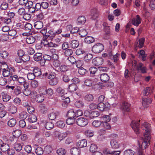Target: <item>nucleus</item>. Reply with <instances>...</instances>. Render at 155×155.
<instances>
[{"label":"nucleus","instance_id":"f257e3e1","mask_svg":"<svg viewBox=\"0 0 155 155\" xmlns=\"http://www.w3.org/2000/svg\"><path fill=\"white\" fill-rule=\"evenodd\" d=\"M144 127L145 132L144 134V138L142 137V140H143L141 146L140 145L139 148L137 151V155H144L143 153V150L145 149L147 147V141L149 142V144H150V125L147 123H145L143 125Z\"/></svg>","mask_w":155,"mask_h":155},{"label":"nucleus","instance_id":"f03ea898","mask_svg":"<svg viewBox=\"0 0 155 155\" xmlns=\"http://www.w3.org/2000/svg\"><path fill=\"white\" fill-rule=\"evenodd\" d=\"M84 116L90 119H93L98 117L100 114L97 111H92L91 110H87L84 112Z\"/></svg>","mask_w":155,"mask_h":155},{"label":"nucleus","instance_id":"7ed1b4c3","mask_svg":"<svg viewBox=\"0 0 155 155\" xmlns=\"http://www.w3.org/2000/svg\"><path fill=\"white\" fill-rule=\"evenodd\" d=\"M104 49L103 45L100 43L95 44L92 48V51L95 53H98L101 52Z\"/></svg>","mask_w":155,"mask_h":155},{"label":"nucleus","instance_id":"20e7f679","mask_svg":"<svg viewBox=\"0 0 155 155\" xmlns=\"http://www.w3.org/2000/svg\"><path fill=\"white\" fill-rule=\"evenodd\" d=\"M109 107L110 104L108 103L104 104L103 102H100L97 105V109L102 111L107 110Z\"/></svg>","mask_w":155,"mask_h":155},{"label":"nucleus","instance_id":"39448f33","mask_svg":"<svg viewBox=\"0 0 155 155\" xmlns=\"http://www.w3.org/2000/svg\"><path fill=\"white\" fill-rule=\"evenodd\" d=\"M78 125L81 127H84L88 123V120L84 117H80L76 120Z\"/></svg>","mask_w":155,"mask_h":155},{"label":"nucleus","instance_id":"423d86ee","mask_svg":"<svg viewBox=\"0 0 155 155\" xmlns=\"http://www.w3.org/2000/svg\"><path fill=\"white\" fill-rule=\"evenodd\" d=\"M92 63L96 66L101 65L104 62V59L102 57H97L92 60Z\"/></svg>","mask_w":155,"mask_h":155},{"label":"nucleus","instance_id":"0eeeda50","mask_svg":"<svg viewBox=\"0 0 155 155\" xmlns=\"http://www.w3.org/2000/svg\"><path fill=\"white\" fill-rule=\"evenodd\" d=\"M140 120H139L137 122H134V121H132L130 124V126L134 130V132L137 134L139 133V122Z\"/></svg>","mask_w":155,"mask_h":155},{"label":"nucleus","instance_id":"6e6552de","mask_svg":"<svg viewBox=\"0 0 155 155\" xmlns=\"http://www.w3.org/2000/svg\"><path fill=\"white\" fill-rule=\"evenodd\" d=\"M130 104L127 102H124L122 103V105L121 107V109L124 112H128L130 110Z\"/></svg>","mask_w":155,"mask_h":155},{"label":"nucleus","instance_id":"1a4fd4ad","mask_svg":"<svg viewBox=\"0 0 155 155\" xmlns=\"http://www.w3.org/2000/svg\"><path fill=\"white\" fill-rule=\"evenodd\" d=\"M136 17V18H134L132 19V23L133 25L136 26H138L141 23V18L138 15H137Z\"/></svg>","mask_w":155,"mask_h":155},{"label":"nucleus","instance_id":"9d476101","mask_svg":"<svg viewBox=\"0 0 155 155\" xmlns=\"http://www.w3.org/2000/svg\"><path fill=\"white\" fill-rule=\"evenodd\" d=\"M104 153L107 154H109L111 155H120L121 153V151H111L108 149L106 148L104 150Z\"/></svg>","mask_w":155,"mask_h":155},{"label":"nucleus","instance_id":"9b49d317","mask_svg":"<svg viewBox=\"0 0 155 155\" xmlns=\"http://www.w3.org/2000/svg\"><path fill=\"white\" fill-rule=\"evenodd\" d=\"M55 36L54 32L51 30L49 31L47 33V35H45V39L52 40Z\"/></svg>","mask_w":155,"mask_h":155},{"label":"nucleus","instance_id":"f8f14e48","mask_svg":"<svg viewBox=\"0 0 155 155\" xmlns=\"http://www.w3.org/2000/svg\"><path fill=\"white\" fill-rule=\"evenodd\" d=\"M151 102V100L150 98H142V104L144 108L147 107Z\"/></svg>","mask_w":155,"mask_h":155},{"label":"nucleus","instance_id":"ddd939ff","mask_svg":"<svg viewBox=\"0 0 155 155\" xmlns=\"http://www.w3.org/2000/svg\"><path fill=\"white\" fill-rule=\"evenodd\" d=\"M40 91L41 92L42 94L45 95L47 94L50 96L53 94V91L51 88H48V89H46V88L45 89H40Z\"/></svg>","mask_w":155,"mask_h":155},{"label":"nucleus","instance_id":"4468645a","mask_svg":"<svg viewBox=\"0 0 155 155\" xmlns=\"http://www.w3.org/2000/svg\"><path fill=\"white\" fill-rule=\"evenodd\" d=\"M10 147L9 144L8 143L4 144L1 147V150L3 152L5 153L8 155H9Z\"/></svg>","mask_w":155,"mask_h":155},{"label":"nucleus","instance_id":"2eb2a0df","mask_svg":"<svg viewBox=\"0 0 155 155\" xmlns=\"http://www.w3.org/2000/svg\"><path fill=\"white\" fill-rule=\"evenodd\" d=\"M91 13L92 15L91 19L92 20L96 19L98 16L99 12L96 8H94L91 9Z\"/></svg>","mask_w":155,"mask_h":155},{"label":"nucleus","instance_id":"dca6fc26","mask_svg":"<svg viewBox=\"0 0 155 155\" xmlns=\"http://www.w3.org/2000/svg\"><path fill=\"white\" fill-rule=\"evenodd\" d=\"M77 146L79 148H83L86 147L87 141L86 140L83 139L79 140L76 143Z\"/></svg>","mask_w":155,"mask_h":155},{"label":"nucleus","instance_id":"f3484780","mask_svg":"<svg viewBox=\"0 0 155 155\" xmlns=\"http://www.w3.org/2000/svg\"><path fill=\"white\" fill-rule=\"evenodd\" d=\"M100 78L101 81L103 82H107L110 79V77L108 75L105 73L101 74Z\"/></svg>","mask_w":155,"mask_h":155},{"label":"nucleus","instance_id":"a211bd4d","mask_svg":"<svg viewBox=\"0 0 155 155\" xmlns=\"http://www.w3.org/2000/svg\"><path fill=\"white\" fill-rule=\"evenodd\" d=\"M110 144L111 147L114 149H117L120 147V144L117 141L114 139L111 140Z\"/></svg>","mask_w":155,"mask_h":155},{"label":"nucleus","instance_id":"6ab92c4d","mask_svg":"<svg viewBox=\"0 0 155 155\" xmlns=\"http://www.w3.org/2000/svg\"><path fill=\"white\" fill-rule=\"evenodd\" d=\"M56 91L60 96L64 98H65V97L64 96L65 93L64 89L60 87H59L57 88Z\"/></svg>","mask_w":155,"mask_h":155},{"label":"nucleus","instance_id":"aec40b11","mask_svg":"<svg viewBox=\"0 0 155 155\" xmlns=\"http://www.w3.org/2000/svg\"><path fill=\"white\" fill-rule=\"evenodd\" d=\"M117 118L115 117L112 119V121H110V123L107 122H104V125L105 128L106 129H109L110 128V124H113L115 122L117 121Z\"/></svg>","mask_w":155,"mask_h":155},{"label":"nucleus","instance_id":"412c9836","mask_svg":"<svg viewBox=\"0 0 155 155\" xmlns=\"http://www.w3.org/2000/svg\"><path fill=\"white\" fill-rule=\"evenodd\" d=\"M94 98V96L91 94H87L84 97V100L86 102H90L92 101L93 100Z\"/></svg>","mask_w":155,"mask_h":155},{"label":"nucleus","instance_id":"4be33fe9","mask_svg":"<svg viewBox=\"0 0 155 155\" xmlns=\"http://www.w3.org/2000/svg\"><path fill=\"white\" fill-rule=\"evenodd\" d=\"M35 38L31 36L28 35L26 38V41L28 44H31L34 43L35 41Z\"/></svg>","mask_w":155,"mask_h":155},{"label":"nucleus","instance_id":"5701e85b","mask_svg":"<svg viewBox=\"0 0 155 155\" xmlns=\"http://www.w3.org/2000/svg\"><path fill=\"white\" fill-rule=\"evenodd\" d=\"M43 76L45 77H47L50 80L56 77V74L54 72H51L48 74L46 72L43 74Z\"/></svg>","mask_w":155,"mask_h":155},{"label":"nucleus","instance_id":"b1692460","mask_svg":"<svg viewBox=\"0 0 155 155\" xmlns=\"http://www.w3.org/2000/svg\"><path fill=\"white\" fill-rule=\"evenodd\" d=\"M70 152L72 155H79L80 153V150L76 147H73L71 149Z\"/></svg>","mask_w":155,"mask_h":155},{"label":"nucleus","instance_id":"393cba45","mask_svg":"<svg viewBox=\"0 0 155 155\" xmlns=\"http://www.w3.org/2000/svg\"><path fill=\"white\" fill-rule=\"evenodd\" d=\"M78 88L76 84H71L68 86V90L70 92H73L76 91Z\"/></svg>","mask_w":155,"mask_h":155},{"label":"nucleus","instance_id":"a878e982","mask_svg":"<svg viewBox=\"0 0 155 155\" xmlns=\"http://www.w3.org/2000/svg\"><path fill=\"white\" fill-rule=\"evenodd\" d=\"M79 45V41L77 40H72L70 43V47L73 49L77 48Z\"/></svg>","mask_w":155,"mask_h":155},{"label":"nucleus","instance_id":"bb28decb","mask_svg":"<svg viewBox=\"0 0 155 155\" xmlns=\"http://www.w3.org/2000/svg\"><path fill=\"white\" fill-rule=\"evenodd\" d=\"M33 73L35 74V77H38L41 75V69L38 67H35L33 71Z\"/></svg>","mask_w":155,"mask_h":155},{"label":"nucleus","instance_id":"cd10ccee","mask_svg":"<svg viewBox=\"0 0 155 155\" xmlns=\"http://www.w3.org/2000/svg\"><path fill=\"white\" fill-rule=\"evenodd\" d=\"M34 26L37 29H41L43 26V23L41 21H38L35 22Z\"/></svg>","mask_w":155,"mask_h":155},{"label":"nucleus","instance_id":"c85d7f7f","mask_svg":"<svg viewBox=\"0 0 155 155\" xmlns=\"http://www.w3.org/2000/svg\"><path fill=\"white\" fill-rule=\"evenodd\" d=\"M34 60L37 61H41L42 58V54L40 53H37L34 54Z\"/></svg>","mask_w":155,"mask_h":155},{"label":"nucleus","instance_id":"c756f323","mask_svg":"<svg viewBox=\"0 0 155 155\" xmlns=\"http://www.w3.org/2000/svg\"><path fill=\"white\" fill-rule=\"evenodd\" d=\"M43 95V94H38L35 96L36 97L35 98V99L37 102L41 103L43 101L44 99Z\"/></svg>","mask_w":155,"mask_h":155},{"label":"nucleus","instance_id":"7c9ffc66","mask_svg":"<svg viewBox=\"0 0 155 155\" xmlns=\"http://www.w3.org/2000/svg\"><path fill=\"white\" fill-rule=\"evenodd\" d=\"M9 32L8 33L3 34L0 37L1 40L2 41H6L8 40L9 38Z\"/></svg>","mask_w":155,"mask_h":155},{"label":"nucleus","instance_id":"2f4dec72","mask_svg":"<svg viewBox=\"0 0 155 155\" xmlns=\"http://www.w3.org/2000/svg\"><path fill=\"white\" fill-rule=\"evenodd\" d=\"M54 127V124L50 122H48L45 124V128L48 130H50Z\"/></svg>","mask_w":155,"mask_h":155},{"label":"nucleus","instance_id":"473e14b6","mask_svg":"<svg viewBox=\"0 0 155 155\" xmlns=\"http://www.w3.org/2000/svg\"><path fill=\"white\" fill-rule=\"evenodd\" d=\"M67 116L68 117L74 118L75 117H76V113L73 110H70L68 111L67 113Z\"/></svg>","mask_w":155,"mask_h":155},{"label":"nucleus","instance_id":"72a5a7b5","mask_svg":"<svg viewBox=\"0 0 155 155\" xmlns=\"http://www.w3.org/2000/svg\"><path fill=\"white\" fill-rule=\"evenodd\" d=\"M84 41L87 43H91L94 41V39L91 36H87L84 38Z\"/></svg>","mask_w":155,"mask_h":155},{"label":"nucleus","instance_id":"f704fd0d","mask_svg":"<svg viewBox=\"0 0 155 155\" xmlns=\"http://www.w3.org/2000/svg\"><path fill=\"white\" fill-rule=\"evenodd\" d=\"M58 81L57 78L55 77L53 79H50L49 81V83L50 85L54 86L56 85L58 83Z\"/></svg>","mask_w":155,"mask_h":155},{"label":"nucleus","instance_id":"c9c22d12","mask_svg":"<svg viewBox=\"0 0 155 155\" xmlns=\"http://www.w3.org/2000/svg\"><path fill=\"white\" fill-rule=\"evenodd\" d=\"M40 111L42 113H46L47 112V107L44 104H41L40 105Z\"/></svg>","mask_w":155,"mask_h":155},{"label":"nucleus","instance_id":"e433bc0d","mask_svg":"<svg viewBox=\"0 0 155 155\" xmlns=\"http://www.w3.org/2000/svg\"><path fill=\"white\" fill-rule=\"evenodd\" d=\"M93 58V56L91 54H88L84 57V60L86 62H88L91 60Z\"/></svg>","mask_w":155,"mask_h":155},{"label":"nucleus","instance_id":"4c0bfd02","mask_svg":"<svg viewBox=\"0 0 155 155\" xmlns=\"http://www.w3.org/2000/svg\"><path fill=\"white\" fill-rule=\"evenodd\" d=\"M21 134V130H17L13 132L12 134L13 137L16 138L19 137L20 136Z\"/></svg>","mask_w":155,"mask_h":155},{"label":"nucleus","instance_id":"58836bf2","mask_svg":"<svg viewBox=\"0 0 155 155\" xmlns=\"http://www.w3.org/2000/svg\"><path fill=\"white\" fill-rule=\"evenodd\" d=\"M74 105L76 107L81 108L83 107L84 106V103L82 101L79 100L76 101L75 102Z\"/></svg>","mask_w":155,"mask_h":155},{"label":"nucleus","instance_id":"ea45409f","mask_svg":"<svg viewBox=\"0 0 155 155\" xmlns=\"http://www.w3.org/2000/svg\"><path fill=\"white\" fill-rule=\"evenodd\" d=\"M14 149L17 151H19L21 150L22 147L21 144L15 142L13 144Z\"/></svg>","mask_w":155,"mask_h":155},{"label":"nucleus","instance_id":"a19ab883","mask_svg":"<svg viewBox=\"0 0 155 155\" xmlns=\"http://www.w3.org/2000/svg\"><path fill=\"white\" fill-rule=\"evenodd\" d=\"M2 94V99L4 102H7L10 100V96L6 93L3 92Z\"/></svg>","mask_w":155,"mask_h":155},{"label":"nucleus","instance_id":"79ce46f5","mask_svg":"<svg viewBox=\"0 0 155 155\" xmlns=\"http://www.w3.org/2000/svg\"><path fill=\"white\" fill-rule=\"evenodd\" d=\"M79 34L81 37H84L87 34V32L85 29H82L79 31Z\"/></svg>","mask_w":155,"mask_h":155},{"label":"nucleus","instance_id":"37998d69","mask_svg":"<svg viewBox=\"0 0 155 155\" xmlns=\"http://www.w3.org/2000/svg\"><path fill=\"white\" fill-rule=\"evenodd\" d=\"M57 153L59 155H64L66 153V151L64 149L61 148L57 150Z\"/></svg>","mask_w":155,"mask_h":155},{"label":"nucleus","instance_id":"c03bdc74","mask_svg":"<svg viewBox=\"0 0 155 155\" xmlns=\"http://www.w3.org/2000/svg\"><path fill=\"white\" fill-rule=\"evenodd\" d=\"M28 121L30 123H33L36 122L37 120V118L35 115H31L30 116L29 118L28 119Z\"/></svg>","mask_w":155,"mask_h":155},{"label":"nucleus","instance_id":"a18cd8bd","mask_svg":"<svg viewBox=\"0 0 155 155\" xmlns=\"http://www.w3.org/2000/svg\"><path fill=\"white\" fill-rule=\"evenodd\" d=\"M77 21L78 23L80 24H84L86 20L84 16H81L78 18Z\"/></svg>","mask_w":155,"mask_h":155},{"label":"nucleus","instance_id":"49530a36","mask_svg":"<svg viewBox=\"0 0 155 155\" xmlns=\"http://www.w3.org/2000/svg\"><path fill=\"white\" fill-rule=\"evenodd\" d=\"M64 101L62 104V105L64 107H67L68 104L70 103V99L69 97H67L64 99Z\"/></svg>","mask_w":155,"mask_h":155},{"label":"nucleus","instance_id":"de8ad7c7","mask_svg":"<svg viewBox=\"0 0 155 155\" xmlns=\"http://www.w3.org/2000/svg\"><path fill=\"white\" fill-rule=\"evenodd\" d=\"M102 122H103L102 121ZM102 123V122L100 120H95L92 123V125L94 127H99Z\"/></svg>","mask_w":155,"mask_h":155},{"label":"nucleus","instance_id":"09e8293b","mask_svg":"<svg viewBox=\"0 0 155 155\" xmlns=\"http://www.w3.org/2000/svg\"><path fill=\"white\" fill-rule=\"evenodd\" d=\"M78 72L80 74L83 75L87 73V71L83 67H81L78 69Z\"/></svg>","mask_w":155,"mask_h":155},{"label":"nucleus","instance_id":"8fccbe9b","mask_svg":"<svg viewBox=\"0 0 155 155\" xmlns=\"http://www.w3.org/2000/svg\"><path fill=\"white\" fill-rule=\"evenodd\" d=\"M150 88L149 87H146L143 91V95L144 96H148L150 94Z\"/></svg>","mask_w":155,"mask_h":155},{"label":"nucleus","instance_id":"3c124183","mask_svg":"<svg viewBox=\"0 0 155 155\" xmlns=\"http://www.w3.org/2000/svg\"><path fill=\"white\" fill-rule=\"evenodd\" d=\"M10 37H18L17 35V31L16 29H10Z\"/></svg>","mask_w":155,"mask_h":155},{"label":"nucleus","instance_id":"603ef678","mask_svg":"<svg viewBox=\"0 0 155 155\" xmlns=\"http://www.w3.org/2000/svg\"><path fill=\"white\" fill-rule=\"evenodd\" d=\"M35 153L38 155H41L43 153V149L40 147H38L35 149Z\"/></svg>","mask_w":155,"mask_h":155},{"label":"nucleus","instance_id":"864d4df0","mask_svg":"<svg viewBox=\"0 0 155 155\" xmlns=\"http://www.w3.org/2000/svg\"><path fill=\"white\" fill-rule=\"evenodd\" d=\"M85 135L88 137H91L94 135V132L93 131L90 130H88L85 132Z\"/></svg>","mask_w":155,"mask_h":155},{"label":"nucleus","instance_id":"5fc2aeb1","mask_svg":"<svg viewBox=\"0 0 155 155\" xmlns=\"http://www.w3.org/2000/svg\"><path fill=\"white\" fill-rule=\"evenodd\" d=\"M9 80L8 79H6L5 78H3V77L0 78V85L2 86H4L5 85L7 82Z\"/></svg>","mask_w":155,"mask_h":155},{"label":"nucleus","instance_id":"6e6d98bb","mask_svg":"<svg viewBox=\"0 0 155 155\" xmlns=\"http://www.w3.org/2000/svg\"><path fill=\"white\" fill-rule=\"evenodd\" d=\"M1 56L3 58H7L8 55V52L5 51H2L0 52Z\"/></svg>","mask_w":155,"mask_h":155},{"label":"nucleus","instance_id":"4d7b16f0","mask_svg":"<svg viewBox=\"0 0 155 155\" xmlns=\"http://www.w3.org/2000/svg\"><path fill=\"white\" fill-rule=\"evenodd\" d=\"M32 25L30 23L26 24L25 26V30L28 32H30L31 31V30L32 28Z\"/></svg>","mask_w":155,"mask_h":155},{"label":"nucleus","instance_id":"13d9d810","mask_svg":"<svg viewBox=\"0 0 155 155\" xmlns=\"http://www.w3.org/2000/svg\"><path fill=\"white\" fill-rule=\"evenodd\" d=\"M18 37H10V45L14 46V45H16L17 42Z\"/></svg>","mask_w":155,"mask_h":155},{"label":"nucleus","instance_id":"bf43d9fd","mask_svg":"<svg viewBox=\"0 0 155 155\" xmlns=\"http://www.w3.org/2000/svg\"><path fill=\"white\" fill-rule=\"evenodd\" d=\"M134 152L131 149H128L124 152V155H134Z\"/></svg>","mask_w":155,"mask_h":155},{"label":"nucleus","instance_id":"052dcab7","mask_svg":"<svg viewBox=\"0 0 155 155\" xmlns=\"http://www.w3.org/2000/svg\"><path fill=\"white\" fill-rule=\"evenodd\" d=\"M21 60L24 62L28 61L30 59V56L28 54H24L21 57Z\"/></svg>","mask_w":155,"mask_h":155},{"label":"nucleus","instance_id":"680f3d73","mask_svg":"<svg viewBox=\"0 0 155 155\" xmlns=\"http://www.w3.org/2000/svg\"><path fill=\"white\" fill-rule=\"evenodd\" d=\"M57 115L55 113L52 112L48 115L49 119L51 120H54L56 117Z\"/></svg>","mask_w":155,"mask_h":155},{"label":"nucleus","instance_id":"e2e57ef3","mask_svg":"<svg viewBox=\"0 0 155 155\" xmlns=\"http://www.w3.org/2000/svg\"><path fill=\"white\" fill-rule=\"evenodd\" d=\"M3 75L5 77H8L10 75V71L7 70L6 69L4 68L3 71Z\"/></svg>","mask_w":155,"mask_h":155},{"label":"nucleus","instance_id":"0e129e2a","mask_svg":"<svg viewBox=\"0 0 155 155\" xmlns=\"http://www.w3.org/2000/svg\"><path fill=\"white\" fill-rule=\"evenodd\" d=\"M73 53L72 50L70 49H66L64 52V55L67 57L70 56Z\"/></svg>","mask_w":155,"mask_h":155},{"label":"nucleus","instance_id":"69168bd1","mask_svg":"<svg viewBox=\"0 0 155 155\" xmlns=\"http://www.w3.org/2000/svg\"><path fill=\"white\" fill-rule=\"evenodd\" d=\"M59 69L61 71L64 72L67 71L68 67L67 66L63 64L59 67Z\"/></svg>","mask_w":155,"mask_h":155},{"label":"nucleus","instance_id":"338daca9","mask_svg":"<svg viewBox=\"0 0 155 155\" xmlns=\"http://www.w3.org/2000/svg\"><path fill=\"white\" fill-rule=\"evenodd\" d=\"M17 5L16 3L14 2L12 3V4H11L10 9H14V12H16L18 10L17 9Z\"/></svg>","mask_w":155,"mask_h":155},{"label":"nucleus","instance_id":"774afa93","mask_svg":"<svg viewBox=\"0 0 155 155\" xmlns=\"http://www.w3.org/2000/svg\"><path fill=\"white\" fill-rule=\"evenodd\" d=\"M28 114L26 112L23 111L21 112L19 115L20 117L22 119V120H24L27 118Z\"/></svg>","mask_w":155,"mask_h":155}]
</instances>
